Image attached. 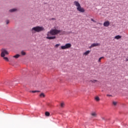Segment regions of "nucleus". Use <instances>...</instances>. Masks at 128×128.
<instances>
[{
	"mask_svg": "<svg viewBox=\"0 0 128 128\" xmlns=\"http://www.w3.org/2000/svg\"><path fill=\"white\" fill-rule=\"evenodd\" d=\"M70 48H72V44L70 43L66 44L65 46H61L62 50H66Z\"/></svg>",
	"mask_w": 128,
	"mask_h": 128,
	"instance_id": "obj_5",
	"label": "nucleus"
},
{
	"mask_svg": "<svg viewBox=\"0 0 128 128\" xmlns=\"http://www.w3.org/2000/svg\"><path fill=\"white\" fill-rule=\"evenodd\" d=\"M20 55L17 54L13 56V58H20Z\"/></svg>",
	"mask_w": 128,
	"mask_h": 128,
	"instance_id": "obj_13",
	"label": "nucleus"
},
{
	"mask_svg": "<svg viewBox=\"0 0 128 128\" xmlns=\"http://www.w3.org/2000/svg\"><path fill=\"white\" fill-rule=\"evenodd\" d=\"M21 54H22V56H26V53L24 51H22L21 52Z\"/></svg>",
	"mask_w": 128,
	"mask_h": 128,
	"instance_id": "obj_16",
	"label": "nucleus"
},
{
	"mask_svg": "<svg viewBox=\"0 0 128 128\" xmlns=\"http://www.w3.org/2000/svg\"><path fill=\"white\" fill-rule=\"evenodd\" d=\"M60 106H61V108H64V103L62 102L60 104Z\"/></svg>",
	"mask_w": 128,
	"mask_h": 128,
	"instance_id": "obj_20",
	"label": "nucleus"
},
{
	"mask_svg": "<svg viewBox=\"0 0 128 128\" xmlns=\"http://www.w3.org/2000/svg\"><path fill=\"white\" fill-rule=\"evenodd\" d=\"M56 48H58V46H60V44H56V46H55Z\"/></svg>",
	"mask_w": 128,
	"mask_h": 128,
	"instance_id": "obj_24",
	"label": "nucleus"
},
{
	"mask_svg": "<svg viewBox=\"0 0 128 128\" xmlns=\"http://www.w3.org/2000/svg\"><path fill=\"white\" fill-rule=\"evenodd\" d=\"M110 21L107 20V21H106L105 22H104L103 24H104V26L108 28V26H110Z\"/></svg>",
	"mask_w": 128,
	"mask_h": 128,
	"instance_id": "obj_7",
	"label": "nucleus"
},
{
	"mask_svg": "<svg viewBox=\"0 0 128 128\" xmlns=\"http://www.w3.org/2000/svg\"><path fill=\"white\" fill-rule=\"evenodd\" d=\"M6 24H10V20H6Z\"/></svg>",
	"mask_w": 128,
	"mask_h": 128,
	"instance_id": "obj_22",
	"label": "nucleus"
},
{
	"mask_svg": "<svg viewBox=\"0 0 128 128\" xmlns=\"http://www.w3.org/2000/svg\"><path fill=\"white\" fill-rule=\"evenodd\" d=\"M32 30H34V32H44V28L42 26H37L36 27H34Z\"/></svg>",
	"mask_w": 128,
	"mask_h": 128,
	"instance_id": "obj_3",
	"label": "nucleus"
},
{
	"mask_svg": "<svg viewBox=\"0 0 128 128\" xmlns=\"http://www.w3.org/2000/svg\"><path fill=\"white\" fill-rule=\"evenodd\" d=\"M102 120H104V118H102Z\"/></svg>",
	"mask_w": 128,
	"mask_h": 128,
	"instance_id": "obj_29",
	"label": "nucleus"
},
{
	"mask_svg": "<svg viewBox=\"0 0 128 128\" xmlns=\"http://www.w3.org/2000/svg\"><path fill=\"white\" fill-rule=\"evenodd\" d=\"M92 22H96V20H94V19L91 18Z\"/></svg>",
	"mask_w": 128,
	"mask_h": 128,
	"instance_id": "obj_25",
	"label": "nucleus"
},
{
	"mask_svg": "<svg viewBox=\"0 0 128 128\" xmlns=\"http://www.w3.org/2000/svg\"><path fill=\"white\" fill-rule=\"evenodd\" d=\"M40 98H45L46 94L44 93H41L40 95Z\"/></svg>",
	"mask_w": 128,
	"mask_h": 128,
	"instance_id": "obj_12",
	"label": "nucleus"
},
{
	"mask_svg": "<svg viewBox=\"0 0 128 128\" xmlns=\"http://www.w3.org/2000/svg\"><path fill=\"white\" fill-rule=\"evenodd\" d=\"M97 102H98V100H100V98L98 96H96L95 98Z\"/></svg>",
	"mask_w": 128,
	"mask_h": 128,
	"instance_id": "obj_21",
	"label": "nucleus"
},
{
	"mask_svg": "<svg viewBox=\"0 0 128 128\" xmlns=\"http://www.w3.org/2000/svg\"><path fill=\"white\" fill-rule=\"evenodd\" d=\"M126 60L127 62H128V58L126 59Z\"/></svg>",
	"mask_w": 128,
	"mask_h": 128,
	"instance_id": "obj_28",
	"label": "nucleus"
},
{
	"mask_svg": "<svg viewBox=\"0 0 128 128\" xmlns=\"http://www.w3.org/2000/svg\"><path fill=\"white\" fill-rule=\"evenodd\" d=\"M90 82H92V84H94L98 82V80H90Z\"/></svg>",
	"mask_w": 128,
	"mask_h": 128,
	"instance_id": "obj_14",
	"label": "nucleus"
},
{
	"mask_svg": "<svg viewBox=\"0 0 128 128\" xmlns=\"http://www.w3.org/2000/svg\"><path fill=\"white\" fill-rule=\"evenodd\" d=\"M102 58H104V56L100 57V58L98 59V62H101L102 60Z\"/></svg>",
	"mask_w": 128,
	"mask_h": 128,
	"instance_id": "obj_17",
	"label": "nucleus"
},
{
	"mask_svg": "<svg viewBox=\"0 0 128 128\" xmlns=\"http://www.w3.org/2000/svg\"><path fill=\"white\" fill-rule=\"evenodd\" d=\"M32 92L33 93H34V92H40V91L39 90H33Z\"/></svg>",
	"mask_w": 128,
	"mask_h": 128,
	"instance_id": "obj_23",
	"label": "nucleus"
},
{
	"mask_svg": "<svg viewBox=\"0 0 128 128\" xmlns=\"http://www.w3.org/2000/svg\"><path fill=\"white\" fill-rule=\"evenodd\" d=\"M100 46V44L98 43H94L91 44V46H90V48H94V46Z\"/></svg>",
	"mask_w": 128,
	"mask_h": 128,
	"instance_id": "obj_6",
	"label": "nucleus"
},
{
	"mask_svg": "<svg viewBox=\"0 0 128 128\" xmlns=\"http://www.w3.org/2000/svg\"><path fill=\"white\" fill-rule=\"evenodd\" d=\"M74 6H76V10L80 12H86V10H84V8L82 7L80 4V2H78L74 1Z\"/></svg>",
	"mask_w": 128,
	"mask_h": 128,
	"instance_id": "obj_2",
	"label": "nucleus"
},
{
	"mask_svg": "<svg viewBox=\"0 0 128 128\" xmlns=\"http://www.w3.org/2000/svg\"><path fill=\"white\" fill-rule=\"evenodd\" d=\"M91 116H94V118H96V112H93L91 114Z\"/></svg>",
	"mask_w": 128,
	"mask_h": 128,
	"instance_id": "obj_11",
	"label": "nucleus"
},
{
	"mask_svg": "<svg viewBox=\"0 0 128 128\" xmlns=\"http://www.w3.org/2000/svg\"><path fill=\"white\" fill-rule=\"evenodd\" d=\"M4 58V60H6V62H8V57H3Z\"/></svg>",
	"mask_w": 128,
	"mask_h": 128,
	"instance_id": "obj_18",
	"label": "nucleus"
},
{
	"mask_svg": "<svg viewBox=\"0 0 128 128\" xmlns=\"http://www.w3.org/2000/svg\"><path fill=\"white\" fill-rule=\"evenodd\" d=\"M112 104H113V106H116V104H118V102L114 101L112 102Z\"/></svg>",
	"mask_w": 128,
	"mask_h": 128,
	"instance_id": "obj_19",
	"label": "nucleus"
},
{
	"mask_svg": "<svg viewBox=\"0 0 128 128\" xmlns=\"http://www.w3.org/2000/svg\"><path fill=\"white\" fill-rule=\"evenodd\" d=\"M45 115L46 116H50V112H45Z\"/></svg>",
	"mask_w": 128,
	"mask_h": 128,
	"instance_id": "obj_15",
	"label": "nucleus"
},
{
	"mask_svg": "<svg viewBox=\"0 0 128 128\" xmlns=\"http://www.w3.org/2000/svg\"><path fill=\"white\" fill-rule=\"evenodd\" d=\"M106 96H112L110 94H107Z\"/></svg>",
	"mask_w": 128,
	"mask_h": 128,
	"instance_id": "obj_26",
	"label": "nucleus"
},
{
	"mask_svg": "<svg viewBox=\"0 0 128 128\" xmlns=\"http://www.w3.org/2000/svg\"><path fill=\"white\" fill-rule=\"evenodd\" d=\"M62 32L60 30H58L56 29H52L50 32L47 33V37L46 38L48 40H54L56 38V36H56V34H58L60 32Z\"/></svg>",
	"mask_w": 128,
	"mask_h": 128,
	"instance_id": "obj_1",
	"label": "nucleus"
},
{
	"mask_svg": "<svg viewBox=\"0 0 128 128\" xmlns=\"http://www.w3.org/2000/svg\"><path fill=\"white\" fill-rule=\"evenodd\" d=\"M90 52V50H88L86 51L83 54L84 56H88Z\"/></svg>",
	"mask_w": 128,
	"mask_h": 128,
	"instance_id": "obj_9",
	"label": "nucleus"
},
{
	"mask_svg": "<svg viewBox=\"0 0 128 128\" xmlns=\"http://www.w3.org/2000/svg\"><path fill=\"white\" fill-rule=\"evenodd\" d=\"M52 20H56V18H52Z\"/></svg>",
	"mask_w": 128,
	"mask_h": 128,
	"instance_id": "obj_27",
	"label": "nucleus"
},
{
	"mask_svg": "<svg viewBox=\"0 0 128 128\" xmlns=\"http://www.w3.org/2000/svg\"><path fill=\"white\" fill-rule=\"evenodd\" d=\"M114 38H116V40H120V38H122V36L118 35V36H116L114 37Z\"/></svg>",
	"mask_w": 128,
	"mask_h": 128,
	"instance_id": "obj_10",
	"label": "nucleus"
},
{
	"mask_svg": "<svg viewBox=\"0 0 128 128\" xmlns=\"http://www.w3.org/2000/svg\"><path fill=\"white\" fill-rule=\"evenodd\" d=\"M18 10V9L16 8H12L9 10V12H16Z\"/></svg>",
	"mask_w": 128,
	"mask_h": 128,
	"instance_id": "obj_8",
	"label": "nucleus"
},
{
	"mask_svg": "<svg viewBox=\"0 0 128 128\" xmlns=\"http://www.w3.org/2000/svg\"><path fill=\"white\" fill-rule=\"evenodd\" d=\"M1 52H1L0 56L2 58H4L8 54V50H6L4 48L2 49Z\"/></svg>",
	"mask_w": 128,
	"mask_h": 128,
	"instance_id": "obj_4",
	"label": "nucleus"
}]
</instances>
